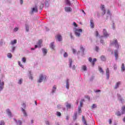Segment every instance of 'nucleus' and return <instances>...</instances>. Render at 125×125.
<instances>
[{"label":"nucleus","instance_id":"f257e3e1","mask_svg":"<svg viewBox=\"0 0 125 125\" xmlns=\"http://www.w3.org/2000/svg\"><path fill=\"white\" fill-rule=\"evenodd\" d=\"M111 45H115L116 48H119V43L117 40H114L111 42Z\"/></svg>","mask_w":125,"mask_h":125},{"label":"nucleus","instance_id":"f03ea898","mask_svg":"<svg viewBox=\"0 0 125 125\" xmlns=\"http://www.w3.org/2000/svg\"><path fill=\"white\" fill-rule=\"evenodd\" d=\"M82 29H76L75 30V34L77 37H80V36H81V33H82Z\"/></svg>","mask_w":125,"mask_h":125},{"label":"nucleus","instance_id":"7ed1b4c3","mask_svg":"<svg viewBox=\"0 0 125 125\" xmlns=\"http://www.w3.org/2000/svg\"><path fill=\"white\" fill-rule=\"evenodd\" d=\"M43 80H46V76L42 75V74L40 75L39 77V79L38 80V83H42Z\"/></svg>","mask_w":125,"mask_h":125},{"label":"nucleus","instance_id":"20e7f679","mask_svg":"<svg viewBox=\"0 0 125 125\" xmlns=\"http://www.w3.org/2000/svg\"><path fill=\"white\" fill-rule=\"evenodd\" d=\"M88 61L89 62L92 63L93 66H94V64H95V62L97 61V59L94 58L92 61V58H91V57H89L88 59Z\"/></svg>","mask_w":125,"mask_h":125},{"label":"nucleus","instance_id":"39448f33","mask_svg":"<svg viewBox=\"0 0 125 125\" xmlns=\"http://www.w3.org/2000/svg\"><path fill=\"white\" fill-rule=\"evenodd\" d=\"M42 40H40L37 43V45H36L35 46V48H37V47H39V48L42 47V46L41 45L42 44Z\"/></svg>","mask_w":125,"mask_h":125},{"label":"nucleus","instance_id":"423d86ee","mask_svg":"<svg viewBox=\"0 0 125 125\" xmlns=\"http://www.w3.org/2000/svg\"><path fill=\"white\" fill-rule=\"evenodd\" d=\"M4 87V82H2L0 80V91H1Z\"/></svg>","mask_w":125,"mask_h":125},{"label":"nucleus","instance_id":"0eeeda50","mask_svg":"<svg viewBox=\"0 0 125 125\" xmlns=\"http://www.w3.org/2000/svg\"><path fill=\"white\" fill-rule=\"evenodd\" d=\"M101 8L102 11H103V15L106 14V10H105V6L104 5H102Z\"/></svg>","mask_w":125,"mask_h":125},{"label":"nucleus","instance_id":"6e6552de","mask_svg":"<svg viewBox=\"0 0 125 125\" xmlns=\"http://www.w3.org/2000/svg\"><path fill=\"white\" fill-rule=\"evenodd\" d=\"M64 10L66 12H72V9L70 7H65L64 8Z\"/></svg>","mask_w":125,"mask_h":125},{"label":"nucleus","instance_id":"1a4fd4ad","mask_svg":"<svg viewBox=\"0 0 125 125\" xmlns=\"http://www.w3.org/2000/svg\"><path fill=\"white\" fill-rule=\"evenodd\" d=\"M38 11L39 10L38 9V7L36 6L35 7H34L32 9L31 13H34V12H38Z\"/></svg>","mask_w":125,"mask_h":125},{"label":"nucleus","instance_id":"9d476101","mask_svg":"<svg viewBox=\"0 0 125 125\" xmlns=\"http://www.w3.org/2000/svg\"><path fill=\"white\" fill-rule=\"evenodd\" d=\"M105 73H106L107 79H109V77L110 76V70H109V68H107L106 69Z\"/></svg>","mask_w":125,"mask_h":125},{"label":"nucleus","instance_id":"9b49d317","mask_svg":"<svg viewBox=\"0 0 125 125\" xmlns=\"http://www.w3.org/2000/svg\"><path fill=\"white\" fill-rule=\"evenodd\" d=\"M56 38L59 42H61V41H62V36H61V35H60V34L57 35Z\"/></svg>","mask_w":125,"mask_h":125},{"label":"nucleus","instance_id":"f8f14e48","mask_svg":"<svg viewBox=\"0 0 125 125\" xmlns=\"http://www.w3.org/2000/svg\"><path fill=\"white\" fill-rule=\"evenodd\" d=\"M103 33L104 37H109V34H108V33H107V31H106V29H103Z\"/></svg>","mask_w":125,"mask_h":125},{"label":"nucleus","instance_id":"ddd939ff","mask_svg":"<svg viewBox=\"0 0 125 125\" xmlns=\"http://www.w3.org/2000/svg\"><path fill=\"white\" fill-rule=\"evenodd\" d=\"M114 55L116 60H118V50H116L114 51Z\"/></svg>","mask_w":125,"mask_h":125},{"label":"nucleus","instance_id":"4468645a","mask_svg":"<svg viewBox=\"0 0 125 125\" xmlns=\"http://www.w3.org/2000/svg\"><path fill=\"white\" fill-rule=\"evenodd\" d=\"M120 84H121V82H117L115 85V86L114 87L115 89H117V88L119 87V85H120Z\"/></svg>","mask_w":125,"mask_h":125},{"label":"nucleus","instance_id":"2eb2a0df","mask_svg":"<svg viewBox=\"0 0 125 125\" xmlns=\"http://www.w3.org/2000/svg\"><path fill=\"white\" fill-rule=\"evenodd\" d=\"M66 88L67 89H69V79H67L66 80Z\"/></svg>","mask_w":125,"mask_h":125},{"label":"nucleus","instance_id":"dca6fc26","mask_svg":"<svg viewBox=\"0 0 125 125\" xmlns=\"http://www.w3.org/2000/svg\"><path fill=\"white\" fill-rule=\"evenodd\" d=\"M55 47V46H54V42H52V43H50V47L51 48H52V49H54V47Z\"/></svg>","mask_w":125,"mask_h":125},{"label":"nucleus","instance_id":"f3484780","mask_svg":"<svg viewBox=\"0 0 125 125\" xmlns=\"http://www.w3.org/2000/svg\"><path fill=\"white\" fill-rule=\"evenodd\" d=\"M21 111L23 112V115L25 117H27V113L24 108H21Z\"/></svg>","mask_w":125,"mask_h":125},{"label":"nucleus","instance_id":"a211bd4d","mask_svg":"<svg viewBox=\"0 0 125 125\" xmlns=\"http://www.w3.org/2000/svg\"><path fill=\"white\" fill-rule=\"evenodd\" d=\"M90 27L91 28H94V23H93V21H90Z\"/></svg>","mask_w":125,"mask_h":125},{"label":"nucleus","instance_id":"6ab92c4d","mask_svg":"<svg viewBox=\"0 0 125 125\" xmlns=\"http://www.w3.org/2000/svg\"><path fill=\"white\" fill-rule=\"evenodd\" d=\"M42 52L44 54V55H45V54H46V53H47V50L45 49V48H42Z\"/></svg>","mask_w":125,"mask_h":125},{"label":"nucleus","instance_id":"aec40b11","mask_svg":"<svg viewBox=\"0 0 125 125\" xmlns=\"http://www.w3.org/2000/svg\"><path fill=\"white\" fill-rule=\"evenodd\" d=\"M6 112L9 117H11V112L9 109H7Z\"/></svg>","mask_w":125,"mask_h":125},{"label":"nucleus","instance_id":"412c9836","mask_svg":"<svg viewBox=\"0 0 125 125\" xmlns=\"http://www.w3.org/2000/svg\"><path fill=\"white\" fill-rule=\"evenodd\" d=\"M15 43H17V40H14V41H12L11 42V44H12V45L15 44Z\"/></svg>","mask_w":125,"mask_h":125},{"label":"nucleus","instance_id":"4be33fe9","mask_svg":"<svg viewBox=\"0 0 125 125\" xmlns=\"http://www.w3.org/2000/svg\"><path fill=\"white\" fill-rule=\"evenodd\" d=\"M99 71L100 73H101L102 74H104V71H103V69H102V67H99Z\"/></svg>","mask_w":125,"mask_h":125},{"label":"nucleus","instance_id":"5701e85b","mask_svg":"<svg viewBox=\"0 0 125 125\" xmlns=\"http://www.w3.org/2000/svg\"><path fill=\"white\" fill-rule=\"evenodd\" d=\"M125 113V106L122 107V114H124Z\"/></svg>","mask_w":125,"mask_h":125},{"label":"nucleus","instance_id":"b1692460","mask_svg":"<svg viewBox=\"0 0 125 125\" xmlns=\"http://www.w3.org/2000/svg\"><path fill=\"white\" fill-rule=\"evenodd\" d=\"M101 59L102 60V61H106V58L104 56H101Z\"/></svg>","mask_w":125,"mask_h":125},{"label":"nucleus","instance_id":"393cba45","mask_svg":"<svg viewBox=\"0 0 125 125\" xmlns=\"http://www.w3.org/2000/svg\"><path fill=\"white\" fill-rule=\"evenodd\" d=\"M55 91H56V86H55V85H54L53 87V90L52 91V93H54V92H55Z\"/></svg>","mask_w":125,"mask_h":125},{"label":"nucleus","instance_id":"a878e982","mask_svg":"<svg viewBox=\"0 0 125 125\" xmlns=\"http://www.w3.org/2000/svg\"><path fill=\"white\" fill-rule=\"evenodd\" d=\"M121 70L122 71H125V64L122 63V67H121Z\"/></svg>","mask_w":125,"mask_h":125},{"label":"nucleus","instance_id":"bb28decb","mask_svg":"<svg viewBox=\"0 0 125 125\" xmlns=\"http://www.w3.org/2000/svg\"><path fill=\"white\" fill-rule=\"evenodd\" d=\"M69 63H70L69 67L71 68L72 67V59H69Z\"/></svg>","mask_w":125,"mask_h":125},{"label":"nucleus","instance_id":"cd10ccee","mask_svg":"<svg viewBox=\"0 0 125 125\" xmlns=\"http://www.w3.org/2000/svg\"><path fill=\"white\" fill-rule=\"evenodd\" d=\"M115 115H116V116H121V115H122V114H121V112H120V111H118L117 112H116Z\"/></svg>","mask_w":125,"mask_h":125},{"label":"nucleus","instance_id":"c85d7f7f","mask_svg":"<svg viewBox=\"0 0 125 125\" xmlns=\"http://www.w3.org/2000/svg\"><path fill=\"white\" fill-rule=\"evenodd\" d=\"M67 109H71V104H67L66 105Z\"/></svg>","mask_w":125,"mask_h":125},{"label":"nucleus","instance_id":"c756f323","mask_svg":"<svg viewBox=\"0 0 125 125\" xmlns=\"http://www.w3.org/2000/svg\"><path fill=\"white\" fill-rule=\"evenodd\" d=\"M80 49L81 50H82L83 51V52H84V48H83V45H81L80 46Z\"/></svg>","mask_w":125,"mask_h":125},{"label":"nucleus","instance_id":"7c9ffc66","mask_svg":"<svg viewBox=\"0 0 125 125\" xmlns=\"http://www.w3.org/2000/svg\"><path fill=\"white\" fill-rule=\"evenodd\" d=\"M86 68L87 67H86V66L85 65H83L82 66V69L84 71H86Z\"/></svg>","mask_w":125,"mask_h":125},{"label":"nucleus","instance_id":"2f4dec72","mask_svg":"<svg viewBox=\"0 0 125 125\" xmlns=\"http://www.w3.org/2000/svg\"><path fill=\"white\" fill-rule=\"evenodd\" d=\"M57 116L58 117H61V113L59 111L57 112Z\"/></svg>","mask_w":125,"mask_h":125},{"label":"nucleus","instance_id":"473e14b6","mask_svg":"<svg viewBox=\"0 0 125 125\" xmlns=\"http://www.w3.org/2000/svg\"><path fill=\"white\" fill-rule=\"evenodd\" d=\"M77 115H78V114L77 113L75 114L74 116L73 117L74 121H76V120H77Z\"/></svg>","mask_w":125,"mask_h":125},{"label":"nucleus","instance_id":"72a5a7b5","mask_svg":"<svg viewBox=\"0 0 125 125\" xmlns=\"http://www.w3.org/2000/svg\"><path fill=\"white\" fill-rule=\"evenodd\" d=\"M7 57H8V58H11V57H12V54H11L10 53H9L7 54Z\"/></svg>","mask_w":125,"mask_h":125},{"label":"nucleus","instance_id":"f704fd0d","mask_svg":"<svg viewBox=\"0 0 125 125\" xmlns=\"http://www.w3.org/2000/svg\"><path fill=\"white\" fill-rule=\"evenodd\" d=\"M5 125V123H4V121H1L0 123V125Z\"/></svg>","mask_w":125,"mask_h":125},{"label":"nucleus","instance_id":"c9c22d12","mask_svg":"<svg viewBox=\"0 0 125 125\" xmlns=\"http://www.w3.org/2000/svg\"><path fill=\"white\" fill-rule=\"evenodd\" d=\"M84 101V100H82L80 102V107H83V102Z\"/></svg>","mask_w":125,"mask_h":125},{"label":"nucleus","instance_id":"e433bc0d","mask_svg":"<svg viewBox=\"0 0 125 125\" xmlns=\"http://www.w3.org/2000/svg\"><path fill=\"white\" fill-rule=\"evenodd\" d=\"M22 61L23 63H26V58L23 57L22 58Z\"/></svg>","mask_w":125,"mask_h":125},{"label":"nucleus","instance_id":"4c0bfd02","mask_svg":"<svg viewBox=\"0 0 125 125\" xmlns=\"http://www.w3.org/2000/svg\"><path fill=\"white\" fill-rule=\"evenodd\" d=\"M78 112L79 113H82V108H81V106L78 107Z\"/></svg>","mask_w":125,"mask_h":125},{"label":"nucleus","instance_id":"58836bf2","mask_svg":"<svg viewBox=\"0 0 125 125\" xmlns=\"http://www.w3.org/2000/svg\"><path fill=\"white\" fill-rule=\"evenodd\" d=\"M22 82H23V79H21L18 82V83H19V84H21V83H22Z\"/></svg>","mask_w":125,"mask_h":125},{"label":"nucleus","instance_id":"ea45409f","mask_svg":"<svg viewBox=\"0 0 125 125\" xmlns=\"http://www.w3.org/2000/svg\"><path fill=\"white\" fill-rule=\"evenodd\" d=\"M25 29H26V32H28L29 31V26L26 25H25Z\"/></svg>","mask_w":125,"mask_h":125},{"label":"nucleus","instance_id":"a19ab883","mask_svg":"<svg viewBox=\"0 0 125 125\" xmlns=\"http://www.w3.org/2000/svg\"><path fill=\"white\" fill-rule=\"evenodd\" d=\"M64 57H68V53L67 52H64L63 54Z\"/></svg>","mask_w":125,"mask_h":125},{"label":"nucleus","instance_id":"79ce46f5","mask_svg":"<svg viewBox=\"0 0 125 125\" xmlns=\"http://www.w3.org/2000/svg\"><path fill=\"white\" fill-rule=\"evenodd\" d=\"M65 1H66V4H70V0H65Z\"/></svg>","mask_w":125,"mask_h":125},{"label":"nucleus","instance_id":"37998d69","mask_svg":"<svg viewBox=\"0 0 125 125\" xmlns=\"http://www.w3.org/2000/svg\"><path fill=\"white\" fill-rule=\"evenodd\" d=\"M95 50H96V51H97V52H98V50H99V47L98 46H96Z\"/></svg>","mask_w":125,"mask_h":125},{"label":"nucleus","instance_id":"c03bdc74","mask_svg":"<svg viewBox=\"0 0 125 125\" xmlns=\"http://www.w3.org/2000/svg\"><path fill=\"white\" fill-rule=\"evenodd\" d=\"M18 125H22V122H21V121L19 120L18 122H17Z\"/></svg>","mask_w":125,"mask_h":125},{"label":"nucleus","instance_id":"a18cd8bd","mask_svg":"<svg viewBox=\"0 0 125 125\" xmlns=\"http://www.w3.org/2000/svg\"><path fill=\"white\" fill-rule=\"evenodd\" d=\"M92 108L93 109H94V108H96V104H93L92 105Z\"/></svg>","mask_w":125,"mask_h":125},{"label":"nucleus","instance_id":"49530a36","mask_svg":"<svg viewBox=\"0 0 125 125\" xmlns=\"http://www.w3.org/2000/svg\"><path fill=\"white\" fill-rule=\"evenodd\" d=\"M73 26H74V27H78V24H77L76 22H73Z\"/></svg>","mask_w":125,"mask_h":125},{"label":"nucleus","instance_id":"de8ad7c7","mask_svg":"<svg viewBox=\"0 0 125 125\" xmlns=\"http://www.w3.org/2000/svg\"><path fill=\"white\" fill-rule=\"evenodd\" d=\"M18 30H19L18 28L16 27L14 28V32H17V31H18Z\"/></svg>","mask_w":125,"mask_h":125},{"label":"nucleus","instance_id":"09e8293b","mask_svg":"<svg viewBox=\"0 0 125 125\" xmlns=\"http://www.w3.org/2000/svg\"><path fill=\"white\" fill-rule=\"evenodd\" d=\"M18 63H19V66H20V67H23V65H22V64H21V62H19Z\"/></svg>","mask_w":125,"mask_h":125},{"label":"nucleus","instance_id":"8fccbe9b","mask_svg":"<svg viewBox=\"0 0 125 125\" xmlns=\"http://www.w3.org/2000/svg\"><path fill=\"white\" fill-rule=\"evenodd\" d=\"M96 36L97 37H99V33H98V31L96 32Z\"/></svg>","mask_w":125,"mask_h":125},{"label":"nucleus","instance_id":"3c124183","mask_svg":"<svg viewBox=\"0 0 125 125\" xmlns=\"http://www.w3.org/2000/svg\"><path fill=\"white\" fill-rule=\"evenodd\" d=\"M113 67H114V70H117V65L114 64Z\"/></svg>","mask_w":125,"mask_h":125},{"label":"nucleus","instance_id":"603ef678","mask_svg":"<svg viewBox=\"0 0 125 125\" xmlns=\"http://www.w3.org/2000/svg\"><path fill=\"white\" fill-rule=\"evenodd\" d=\"M109 125H111L112 124V120L111 119H109Z\"/></svg>","mask_w":125,"mask_h":125},{"label":"nucleus","instance_id":"864d4df0","mask_svg":"<svg viewBox=\"0 0 125 125\" xmlns=\"http://www.w3.org/2000/svg\"><path fill=\"white\" fill-rule=\"evenodd\" d=\"M57 107H58V109H60V108H61V105L59 104L57 105Z\"/></svg>","mask_w":125,"mask_h":125},{"label":"nucleus","instance_id":"5fc2aeb1","mask_svg":"<svg viewBox=\"0 0 125 125\" xmlns=\"http://www.w3.org/2000/svg\"><path fill=\"white\" fill-rule=\"evenodd\" d=\"M70 36L71 37V39H74V37H73V35H72V33H70Z\"/></svg>","mask_w":125,"mask_h":125},{"label":"nucleus","instance_id":"6e6d98bb","mask_svg":"<svg viewBox=\"0 0 125 125\" xmlns=\"http://www.w3.org/2000/svg\"><path fill=\"white\" fill-rule=\"evenodd\" d=\"M22 106H23V108H26V104H23Z\"/></svg>","mask_w":125,"mask_h":125},{"label":"nucleus","instance_id":"4d7b16f0","mask_svg":"<svg viewBox=\"0 0 125 125\" xmlns=\"http://www.w3.org/2000/svg\"><path fill=\"white\" fill-rule=\"evenodd\" d=\"M29 79H30V80H33V76H30L29 77Z\"/></svg>","mask_w":125,"mask_h":125},{"label":"nucleus","instance_id":"13d9d810","mask_svg":"<svg viewBox=\"0 0 125 125\" xmlns=\"http://www.w3.org/2000/svg\"><path fill=\"white\" fill-rule=\"evenodd\" d=\"M85 98H87L88 99H89V100L90 99V98H89V96H86Z\"/></svg>","mask_w":125,"mask_h":125},{"label":"nucleus","instance_id":"bf43d9fd","mask_svg":"<svg viewBox=\"0 0 125 125\" xmlns=\"http://www.w3.org/2000/svg\"><path fill=\"white\" fill-rule=\"evenodd\" d=\"M72 69H73V70H75V69H76V66L73 65L72 67Z\"/></svg>","mask_w":125,"mask_h":125},{"label":"nucleus","instance_id":"052dcab7","mask_svg":"<svg viewBox=\"0 0 125 125\" xmlns=\"http://www.w3.org/2000/svg\"><path fill=\"white\" fill-rule=\"evenodd\" d=\"M76 50L75 49H73V53H76Z\"/></svg>","mask_w":125,"mask_h":125},{"label":"nucleus","instance_id":"680f3d73","mask_svg":"<svg viewBox=\"0 0 125 125\" xmlns=\"http://www.w3.org/2000/svg\"><path fill=\"white\" fill-rule=\"evenodd\" d=\"M21 4H23V0H20Z\"/></svg>","mask_w":125,"mask_h":125},{"label":"nucleus","instance_id":"e2e57ef3","mask_svg":"<svg viewBox=\"0 0 125 125\" xmlns=\"http://www.w3.org/2000/svg\"><path fill=\"white\" fill-rule=\"evenodd\" d=\"M66 119L67 121H68V120H69V116H67L66 117Z\"/></svg>","mask_w":125,"mask_h":125},{"label":"nucleus","instance_id":"0e129e2a","mask_svg":"<svg viewBox=\"0 0 125 125\" xmlns=\"http://www.w3.org/2000/svg\"><path fill=\"white\" fill-rule=\"evenodd\" d=\"M12 49L13 51H14V50H15V47H13Z\"/></svg>","mask_w":125,"mask_h":125},{"label":"nucleus","instance_id":"69168bd1","mask_svg":"<svg viewBox=\"0 0 125 125\" xmlns=\"http://www.w3.org/2000/svg\"><path fill=\"white\" fill-rule=\"evenodd\" d=\"M100 91H101V90H98L96 91V92H100Z\"/></svg>","mask_w":125,"mask_h":125},{"label":"nucleus","instance_id":"338daca9","mask_svg":"<svg viewBox=\"0 0 125 125\" xmlns=\"http://www.w3.org/2000/svg\"><path fill=\"white\" fill-rule=\"evenodd\" d=\"M107 14H110V11H107Z\"/></svg>","mask_w":125,"mask_h":125},{"label":"nucleus","instance_id":"774afa93","mask_svg":"<svg viewBox=\"0 0 125 125\" xmlns=\"http://www.w3.org/2000/svg\"><path fill=\"white\" fill-rule=\"evenodd\" d=\"M123 122H124V123H125V117L123 119Z\"/></svg>","mask_w":125,"mask_h":125}]
</instances>
